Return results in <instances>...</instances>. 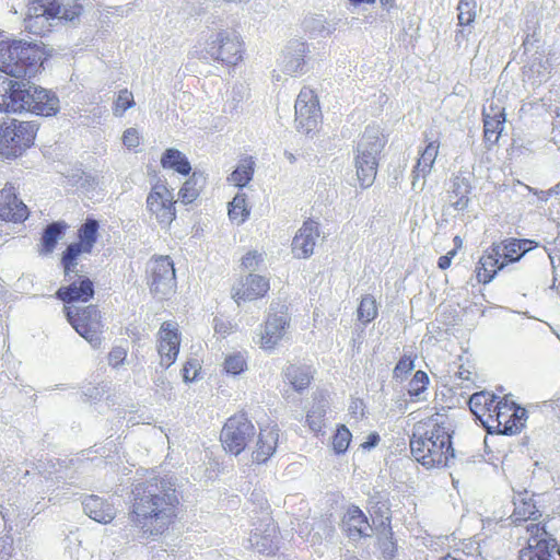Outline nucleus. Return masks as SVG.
<instances>
[{
  "label": "nucleus",
  "mask_w": 560,
  "mask_h": 560,
  "mask_svg": "<svg viewBox=\"0 0 560 560\" xmlns=\"http://www.w3.org/2000/svg\"><path fill=\"white\" fill-rule=\"evenodd\" d=\"M151 293L161 300L168 299L176 291L174 262L170 256L153 257L147 269Z\"/></svg>",
  "instance_id": "obj_13"
},
{
  "label": "nucleus",
  "mask_w": 560,
  "mask_h": 560,
  "mask_svg": "<svg viewBox=\"0 0 560 560\" xmlns=\"http://www.w3.org/2000/svg\"><path fill=\"white\" fill-rule=\"evenodd\" d=\"M413 366H415L413 358L410 355H402L394 369L395 377L396 378L405 377L407 374H409L413 370Z\"/></svg>",
  "instance_id": "obj_50"
},
{
  "label": "nucleus",
  "mask_w": 560,
  "mask_h": 560,
  "mask_svg": "<svg viewBox=\"0 0 560 560\" xmlns=\"http://www.w3.org/2000/svg\"><path fill=\"white\" fill-rule=\"evenodd\" d=\"M454 242V248L456 249V253L463 247V240L460 236L456 235L453 240Z\"/></svg>",
  "instance_id": "obj_58"
},
{
  "label": "nucleus",
  "mask_w": 560,
  "mask_h": 560,
  "mask_svg": "<svg viewBox=\"0 0 560 560\" xmlns=\"http://www.w3.org/2000/svg\"><path fill=\"white\" fill-rule=\"evenodd\" d=\"M536 505L530 501H522L515 505L512 517L515 523H522L530 520L536 514Z\"/></svg>",
  "instance_id": "obj_45"
},
{
  "label": "nucleus",
  "mask_w": 560,
  "mask_h": 560,
  "mask_svg": "<svg viewBox=\"0 0 560 560\" xmlns=\"http://www.w3.org/2000/svg\"><path fill=\"white\" fill-rule=\"evenodd\" d=\"M455 255L456 249H452L446 255L441 256L438 260L439 268L442 270H446L447 268H450L452 259L455 257Z\"/></svg>",
  "instance_id": "obj_56"
},
{
  "label": "nucleus",
  "mask_w": 560,
  "mask_h": 560,
  "mask_svg": "<svg viewBox=\"0 0 560 560\" xmlns=\"http://www.w3.org/2000/svg\"><path fill=\"white\" fill-rule=\"evenodd\" d=\"M38 124L31 120L5 118L0 121V156L7 160L21 158L35 144Z\"/></svg>",
  "instance_id": "obj_8"
},
{
  "label": "nucleus",
  "mask_w": 560,
  "mask_h": 560,
  "mask_svg": "<svg viewBox=\"0 0 560 560\" xmlns=\"http://www.w3.org/2000/svg\"><path fill=\"white\" fill-rule=\"evenodd\" d=\"M380 527L383 529V534L388 540L389 546H382V552L386 558H393L397 551V546L394 541V533L390 526V516L386 515L385 518L381 522Z\"/></svg>",
  "instance_id": "obj_44"
},
{
  "label": "nucleus",
  "mask_w": 560,
  "mask_h": 560,
  "mask_svg": "<svg viewBox=\"0 0 560 560\" xmlns=\"http://www.w3.org/2000/svg\"><path fill=\"white\" fill-rule=\"evenodd\" d=\"M458 10V23L459 25H469L476 18L475 4L467 1L460 0L457 7Z\"/></svg>",
  "instance_id": "obj_46"
},
{
  "label": "nucleus",
  "mask_w": 560,
  "mask_h": 560,
  "mask_svg": "<svg viewBox=\"0 0 560 560\" xmlns=\"http://www.w3.org/2000/svg\"><path fill=\"white\" fill-rule=\"evenodd\" d=\"M385 138L376 128H366L358 143L354 159L358 180L362 188L373 185L378 167L377 156L385 147Z\"/></svg>",
  "instance_id": "obj_9"
},
{
  "label": "nucleus",
  "mask_w": 560,
  "mask_h": 560,
  "mask_svg": "<svg viewBox=\"0 0 560 560\" xmlns=\"http://www.w3.org/2000/svg\"><path fill=\"white\" fill-rule=\"evenodd\" d=\"M175 206L174 192L165 182H158L151 186L145 208L150 218L155 220L162 229H168L176 219Z\"/></svg>",
  "instance_id": "obj_12"
},
{
  "label": "nucleus",
  "mask_w": 560,
  "mask_h": 560,
  "mask_svg": "<svg viewBox=\"0 0 560 560\" xmlns=\"http://www.w3.org/2000/svg\"><path fill=\"white\" fill-rule=\"evenodd\" d=\"M68 322L75 331L86 339L93 347L101 345L102 338V316L95 305L73 306L65 305L63 308Z\"/></svg>",
  "instance_id": "obj_11"
},
{
  "label": "nucleus",
  "mask_w": 560,
  "mask_h": 560,
  "mask_svg": "<svg viewBox=\"0 0 560 560\" xmlns=\"http://www.w3.org/2000/svg\"><path fill=\"white\" fill-rule=\"evenodd\" d=\"M270 290L269 279L255 273H249L237 287L233 289V299L237 304L250 302L267 295Z\"/></svg>",
  "instance_id": "obj_19"
},
{
  "label": "nucleus",
  "mask_w": 560,
  "mask_h": 560,
  "mask_svg": "<svg viewBox=\"0 0 560 560\" xmlns=\"http://www.w3.org/2000/svg\"><path fill=\"white\" fill-rule=\"evenodd\" d=\"M178 512L176 490L165 478L154 477L132 489L129 520L142 537L164 535L175 524Z\"/></svg>",
  "instance_id": "obj_1"
},
{
  "label": "nucleus",
  "mask_w": 560,
  "mask_h": 560,
  "mask_svg": "<svg viewBox=\"0 0 560 560\" xmlns=\"http://www.w3.org/2000/svg\"><path fill=\"white\" fill-rule=\"evenodd\" d=\"M30 215L26 205L19 199L12 184L0 190V219L10 222H24Z\"/></svg>",
  "instance_id": "obj_18"
},
{
  "label": "nucleus",
  "mask_w": 560,
  "mask_h": 560,
  "mask_svg": "<svg viewBox=\"0 0 560 560\" xmlns=\"http://www.w3.org/2000/svg\"><path fill=\"white\" fill-rule=\"evenodd\" d=\"M256 434V428L245 411L230 416L220 432L223 450L234 456L243 453Z\"/></svg>",
  "instance_id": "obj_10"
},
{
  "label": "nucleus",
  "mask_w": 560,
  "mask_h": 560,
  "mask_svg": "<svg viewBox=\"0 0 560 560\" xmlns=\"http://www.w3.org/2000/svg\"><path fill=\"white\" fill-rule=\"evenodd\" d=\"M0 110L54 117L60 110V101L51 90L5 79L0 89Z\"/></svg>",
  "instance_id": "obj_4"
},
{
  "label": "nucleus",
  "mask_w": 560,
  "mask_h": 560,
  "mask_svg": "<svg viewBox=\"0 0 560 560\" xmlns=\"http://www.w3.org/2000/svg\"><path fill=\"white\" fill-rule=\"evenodd\" d=\"M537 246L528 238L508 237L493 242L480 256L476 265V278L479 283L487 284L506 266L517 262L526 253Z\"/></svg>",
  "instance_id": "obj_5"
},
{
  "label": "nucleus",
  "mask_w": 560,
  "mask_h": 560,
  "mask_svg": "<svg viewBox=\"0 0 560 560\" xmlns=\"http://www.w3.org/2000/svg\"><path fill=\"white\" fill-rule=\"evenodd\" d=\"M247 368V362L245 357L237 352L229 354L223 363V370L225 373L231 375H240Z\"/></svg>",
  "instance_id": "obj_42"
},
{
  "label": "nucleus",
  "mask_w": 560,
  "mask_h": 560,
  "mask_svg": "<svg viewBox=\"0 0 560 560\" xmlns=\"http://www.w3.org/2000/svg\"><path fill=\"white\" fill-rule=\"evenodd\" d=\"M83 12L82 0H28L25 28L35 35L51 31L52 20L74 21Z\"/></svg>",
  "instance_id": "obj_6"
},
{
  "label": "nucleus",
  "mask_w": 560,
  "mask_h": 560,
  "mask_svg": "<svg viewBox=\"0 0 560 560\" xmlns=\"http://www.w3.org/2000/svg\"><path fill=\"white\" fill-rule=\"evenodd\" d=\"M68 229L67 223L62 221L52 222L46 226L40 238V254L48 255L54 252L58 240Z\"/></svg>",
  "instance_id": "obj_34"
},
{
  "label": "nucleus",
  "mask_w": 560,
  "mask_h": 560,
  "mask_svg": "<svg viewBox=\"0 0 560 560\" xmlns=\"http://www.w3.org/2000/svg\"><path fill=\"white\" fill-rule=\"evenodd\" d=\"M100 224L95 219H86L78 229V244L92 253L98 236Z\"/></svg>",
  "instance_id": "obj_36"
},
{
  "label": "nucleus",
  "mask_w": 560,
  "mask_h": 560,
  "mask_svg": "<svg viewBox=\"0 0 560 560\" xmlns=\"http://www.w3.org/2000/svg\"><path fill=\"white\" fill-rule=\"evenodd\" d=\"M529 538L527 545L520 550V558L525 559L528 555L538 552L539 549H544V546L548 547V550L552 547L559 548L557 540L547 533L546 528L541 524H529L527 527Z\"/></svg>",
  "instance_id": "obj_25"
},
{
  "label": "nucleus",
  "mask_w": 560,
  "mask_h": 560,
  "mask_svg": "<svg viewBox=\"0 0 560 560\" xmlns=\"http://www.w3.org/2000/svg\"><path fill=\"white\" fill-rule=\"evenodd\" d=\"M342 523L346 532L350 537H361L364 535L365 529L369 527V520L363 511L357 506L351 505L348 508Z\"/></svg>",
  "instance_id": "obj_32"
},
{
  "label": "nucleus",
  "mask_w": 560,
  "mask_h": 560,
  "mask_svg": "<svg viewBox=\"0 0 560 560\" xmlns=\"http://www.w3.org/2000/svg\"><path fill=\"white\" fill-rule=\"evenodd\" d=\"M313 401L314 406L306 412L305 423L314 435H324L326 429V410L328 407L325 393H315L313 395Z\"/></svg>",
  "instance_id": "obj_24"
},
{
  "label": "nucleus",
  "mask_w": 560,
  "mask_h": 560,
  "mask_svg": "<svg viewBox=\"0 0 560 560\" xmlns=\"http://www.w3.org/2000/svg\"><path fill=\"white\" fill-rule=\"evenodd\" d=\"M38 45L21 40L0 42V71L15 77H34L48 58Z\"/></svg>",
  "instance_id": "obj_7"
},
{
  "label": "nucleus",
  "mask_w": 560,
  "mask_h": 560,
  "mask_svg": "<svg viewBox=\"0 0 560 560\" xmlns=\"http://www.w3.org/2000/svg\"><path fill=\"white\" fill-rule=\"evenodd\" d=\"M425 147L419 152L412 170V184L419 178H425L432 171L440 150V135L424 133Z\"/></svg>",
  "instance_id": "obj_20"
},
{
  "label": "nucleus",
  "mask_w": 560,
  "mask_h": 560,
  "mask_svg": "<svg viewBox=\"0 0 560 560\" xmlns=\"http://www.w3.org/2000/svg\"><path fill=\"white\" fill-rule=\"evenodd\" d=\"M94 295V284L85 276L79 277L78 281L71 282L69 285L60 287L56 292V298L66 305L74 302H89Z\"/></svg>",
  "instance_id": "obj_21"
},
{
  "label": "nucleus",
  "mask_w": 560,
  "mask_h": 560,
  "mask_svg": "<svg viewBox=\"0 0 560 560\" xmlns=\"http://www.w3.org/2000/svg\"><path fill=\"white\" fill-rule=\"evenodd\" d=\"M229 218L236 224L244 223L250 214V209L247 205L246 194H237L233 200L229 203Z\"/></svg>",
  "instance_id": "obj_38"
},
{
  "label": "nucleus",
  "mask_w": 560,
  "mask_h": 560,
  "mask_svg": "<svg viewBox=\"0 0 560 560\" xmlns=\"http://www.w3.org/2000/svg\"><path fill=\"white\" fill-rule=\"evenodd\" d=\"M83 509L90 518L102 524L110 523L116 515L113 504L97 495H89L85 498Z\"/></svg>",
  "instance_id": "obj_27"
},
{
  "label": "nucleus",
  "mask_w": 560,
  "mask_h": 560,
  "mask_svg": "<svg viewBox=\"0 0 560 560\" xmlns=\"http://www.w3.org/2000/svg\"><path fill=\"white\" fill-rule=\"evenodd\" d=\"M378 442H380L378 433L373 432V433L369 434L366 441L361 444V447L363 450H370L371 447H374L375 445H377Z\"/></svg>",
  "instance_id": "obj_57"
},
{
  "label": "nucleus",
  "mask_w": 560,
  "mask_h": 560,
  "mask_svg": "<svg viewBox=\"0 0 560 560\" xmlns=\"http://www.w3.org/2000/svg\"><path fill=\"white\" fill-rule=\"evenodd\" d=\"M409 446L413 458L428 469L444 468L455 457L448 428L434 418L421 421L415 427Z\"/></svg>",
  "instance_id": "obj_2"
},
{
  "label": "nucleus",
  "mask_w": 560,
  "mask_h": 560,
  "mask_svg": "<svg viewBox=\"0 0 560 560\" xmlns=\"http://www.w3.org/2000/svg\"><path fill=\"white\" fill-rule=\"evenodd\" d=\"M279 535V527L275 522H270L264 532H255L250 541L259 553L273 556L278 551Z\"/></svg>",
  "instance_id": "obj_26"
},
{
  "label": "nucleus",
  "mask_w": 560,
  "mask_h": 560,
  "mask_svg": "<svg viewBox=\"0 0 560 560\" xmlns=\"http://www.w3.org/2000/svg\"><path fill=\"white\" fill-rule=\"evenodd\" d=\"M289 326V320L285 316L268 317L265 324V330L260 338V346L264 349H273L275 346L283 337L285 329Z\"/></svg>",
  "instance_id": "obj_28"
},
{
  "label": "nucleus",
  "mask_w": 560,
  "mask_h": 560,
  "mask_svg": "<svg viewBox=\"0 0 560 560\" xmlns=\"http://www.w3.org/2000/svg\"><path fill=\"white\" fill-rule=\"evenodd\" d=\"M352 434L345 424L337 425L336 432L331 438V447L336 454H343L349 448Z\"/></svg>",
  "instance_id": "obj_40"
},
{
  "label": "nucleus",
  "mask_w": 560,
  "mask_h": 560,
  "mask_svg": "<svg viewBox=\"0 0 560 560\" xmlns=\"http://www.w3.org/2000/svg\"><path fill=\"white\" fill-rule=\"evenodd\" d=\"M470 182L462 176L454 177L448 191L450 205L455 211H465L469 206Z\"/></svg>",
  "instance_id": "obj_30"
},
{
  "label": "nucleus",
  "mask_w": 560,
  "mask_h": 560,
  "mask_svg": "<svg viewBox=\"0 0 560 560\" xmlns=\"http://www.w3.org/2000/svg\"><path fill=\"white\" fill-rule=\"evenodd\" d=\"M383 5H394V0H380Z\"/></svg>",
  "instance_id": "obj_60"
},
{
  "label": "nucleus",
  "mask_w": 560,
  "mask_h": 560,
  "mask_svg": "<svg viewBox=\"0 0 560 560\" xmlns=\"http://www.w3.org/2000/svg\"><path fill=\"white\" fill-rule=\"evenodd\" d=\"M261 261V255L257 252H248L242 259V266L245 269H253Z\"/></svg>",
  "instance_id": "obj_55"
},
{
  "label": "nucleus",
  "mask_w": 560,
  "mask_h": 560,
  "mask_svg": "<svg viewBox=\"0 0 560 560\" xmlns=\"http://www.w3.org/2000/svg\"><path fill=\"white\" fill-rule=\"evenodd\" d=\"M544 549L538 548V552L530 553L526 558L528 560H560V549L552 547L548 550L547 546L542 547Z\"/></svg>",
  "instance_id": "obj_52"
},
{
  "label": "nucleus",
  "mask_w": 560,
  "mask_h": 560,
  "mask_svg": "<svg viewBox=\"0 0 560 560\" xmlns=\"http://www.w3.org/2000/svg\"><path fill=\"white\" fill-rule=\"evenodd\" d=\"M430 383L429 376L424 371H417L409 382L408 394L411 398H418L424 393Z\"/></svg>",
  "instance_id": "obj_43"
},
{
  "label": "nucleus",
  "mask_w": 560,
  "mask_h": 560,
  "mask_svg": "<svg viewBox=\"0 0 560 560\" xmlns=\"http://www.w3.org/2000/svg\"><path fill=\"white\" fill-rule=\"evenodd\" d=\"M127 350L122 347H114L108 353V363L113 368H117L125 362Z\"/></svg>",
  "instance_id": "obj_53"
},
{
  "label": "nucleus",
  "mask_w": 560,
  "mask_h": 560,
  "mask_svg": "<svg viewBox=\"0 0 560 560\" xmlns=\"http://www.w3.org/2000/svg\"><path fill=\"white\" fill-rule=\"evenodd\" d=\"M136 105L135 97L128 89L119 90L113 102V114L116 117H121L127 109Z\"/></svg>",
  "instance_id": "obj_41"
},
{
  "label": "nucleus",
  "mask_w": 560,
  "mask_h": 560,
  "mask_svg": "<svg viewBox=\"0 0 560 560\" xmlns=\"http://www.w3.org/2000/svg\"><path fill=\"white\" fill-rule=\"evenodd\" d=\"M279 442L277 424L266 423L259 425L255 445L252 450V460L258 465L267 463L275 454Z\"/></svg>",
  "instance_id": "obj_17"
},
{
  "label": "nucleus",
  "mask_w": 560,
  "mask_h": 560,
  "mask_svg": "<svg viewBox=\"0 0 560 560\" xmlns=\"http://www.w3.org/2000/svg\"><path fill=\"white\" fill-rule=\"evenodd\" d=\"M180 347V334L176 323H162L156 338V349L160 355V363L170 368L177 359Z\"/></svg>",
  "instance_id": "obj_15"
},
{
  "label": "nucleus",
  "mask_w": 560,
  "mask_h": 560,
  "mask_svg": "<svg viewBox=\"0 0 560 560\" xmlns=\"http://www.w3.org/2000/svg\"><path fill=\"white\" fill-rule=\"evenodd\" d=\"M82 254L91 253L75 242L66 247L61 255V265L65 277H70V273L75 271L78 260Z\"/></svg>",
  "instance_id": "obj_37"
},
{
  "label": "nucleus",
  "mask_w": 560,
  "mask_h": 560,
  "mask_svg": "<svg viewBox=\"0 0 560 560\" xmlns=\"http://www.w3.org/2000/svg\"><path fill=\"white\" fill-rule=\"evenodd\" d=\"M352 4L359 5L361 3L373 4L375 0H349Z\"/></svg>",
  "instance_id": "obj_59"
},
{
  "label": "nucleus",
  "mask_w": 560,
  "mask_h": 560,
  "mask_svg": "<svg viewBox=\"0 0 560 560\" xmlns=\"http://www.w3.org/2000/svg\"><path fill=\"white\" fill-rule=\"evenodd\" d=\"M178 195L184 203L192 202L199 195V189L196 187V182L192 178L187 179L179 189Z\"/></svg>",
  "instance_id": "obj_48"
},
{
  "label": "nucleus",
  "mask_w": 560,
  "mask_h": 560,
  "mask_svg": "<svg viewBox=\"0 0 560 560\" xmlns=\"http://www.w3.org/2000/svg\"><path fill=\"white\" fill-rule=\"evenodd\" d=\"M378 315V303L372 294H364L357 308L358 320L366 325L372 323Z\"/></svg>",
  "instance_id": "obj_39"
},
{
  "label": "nucleus",
  "mask_w": 560,
  "mask_h": 560,
  "mask_svg": "<svg viewBox=\"0 0 560 560\" xmlns=\"http://www.w3.org/2000/svg\"><path fill=\"white\" fill-rule=\"evenodd\" d=\"M214 331L215 334L220 335L221 337L225 338L226 336L231 335L234 330V326L231 322L225 320L223 318H214Z\"/></svg>",
  "instance_id": "obj_54"
},
{
  "label": "nucleus",
  "mask_w": 560,
  "mask_h": 560,
  "mask_svg": "<svg viewBox=\"0 0 560 560\" xmlns=\"http://www.w3.org/2000/svg\"><path fill=\"white\" fill-rule=\"evenodd\" d=\"M122 143L128 150H136L141 144L140 132L136 128H128L124 131Z\"/></svg>",
  "instance_id": "obj_51"
},
{
  "label": "nucleus",
  "mask_w": 560,
  "mask_h": 560,
  "mask_svg": "<svg viewBox=\"0 0 560 560\" xmlns=\"http://www.w3.org/2000/svg\"><path fill=\"white\" fill-rule=\"evenodd\" d=\"M294 107L295 124L300 131L310 133L318 129L322 122V110L314 90L304 86L298 95Z\"/></svg>",
  "instance_id": "obj_14"
},
{
  "label": "nucleus",
  "mask_w": 560,
  "mask_h": 560,
  "mask_svg": "<svg viewBox=\"0 0 560 560\" xmlns=\"http://www.w3.org/2000/svg\"><path fill=\"white\" fill-rule=\"evenodd\" d=\"M318 226L313 220H306L292 242V250L298 258H307L313 254L318 237Z\"/></svg>",
  "instance_id": "obj_23"
},
{
  "label": "nucleus",
  "mask_w": 560,
  "mask_h": 560,
  "mask_svg": "<svg viewBox=\"0 0 560 560\" xmlns=\"http://www.w3.org/2000/svg\"><path fill=\"white\" fill-rule=\"evenodd\" d=\"M201 372V365L196 359L188 360L182 370L183 378L185 382H194L196 381Z\"/></svg>",
  "instance_id": "obj_49"
},
{
  "label": "nucleus",
  "mask_w": 560,
  "mask_h": 560,
  "mask_svg": "<svg viewBox=\"0 0 560 560\" xmlns=\"http://www.w3.org/2000/svg\"><path fill=\"white\" fill-rule=\"evenodd\" d=\"M288 384L298 393L307 389L314 378L310 366L290 364L284 371Z\"/></svg>",
  "instance_id": "obj_31"
},
{
  "label": "nucleus",
  "mask_w": 560,
  "mask_h": 560,
  "mask_svg": "<svg viewBox=\"0 0 560 560\" xmlns=\"http://www.w3.org/2000/svg\"><path fill=\"white\" fill-rule=\"evenodd\" d=\"M289 326V320L285 316L268 317L265 324V330L260 338V346L264 349H273L275 346L283 337L285 329Z\"/></svg>",
  "instance_id": "obj_29"
},
{
  "label": "nucleus",
  "mask_w": 560,
  "mask_h": 560,
  "mask_svg": "<svg viewBox=\"0 0 560 560\" xmlns=\"http://www.w3.org/2000/svg\"><path fill=\"white\" fill-rule=\"evenodd\" d=\"M214 44L218 60L226 65H236L242 59V42L235 33L220 32Z\"/></svg>",
  "instance_id": "obj_22"
},
{
  "label": "nucleus",
  "mask_w": 560,
  "mask_h": 560,
  "mask_svg": "<svg viewBox=\"0 0 560 560\" xmlns=\"http://www.w3.org/2000/svg\"><path fill=\"white\" fill-rule=\"evenodd\" d=\"M255 162L252 156L241 159L238 166L231 173L228 180L236 187H245L253 178Z\"/></svg>",
  "instance_id": "obj_35"
},
{
  "label": "nucleus",
  "mask_w": 560,
  "mask_h": 560,
  "mask_svg": "<svg viewBox=\"0 0 560 560\" xmlns=\"http://www.w3.org/2000/svg\"><path fill=\"white\" fill-rule=\"evenodd\" d=\"M163 168L174 170L176 173L187 176L191 171V165L187 158L177 149L170 148L161 156Z\"/></svg>",
  "instance_id": "obj_33"
},
{
  "label": "nucleus",
  "mask_w": 560,
  "mask_h": 560,
  "mask_svg": "<svg viewBox=\"0 0 560 560\" xmlns=\"http://www.w3.org/2000/svg\"><path fill=\"white\" fill-rule=\"evenodd\" d=\"M505 121L504 107L493 101L482 110L483 141L488 149L499 143Z\"/></svg>",
  "instance_id": "obj_16"
},
{
  "label": "nucleus",
  "mask_w": 560,
  "mask_h": 560,
  "mask_svg": "<svg viewBox=\"0 0 560 560\" xmlns=\"http://www.w3.org/2000/svg\"><path fill=\"white\" fill-rule=\"evenodd\" d=\"M468 405L488 433L515 434L524 425L525 409L492 393H475L470 396Z\"/></svg>",
  "instance_id": "obj_3"
},
{
  "label": "nucleus",
  "mask_w": 560,
  "mask_h": 560,
  "mask_svg": "<svg viewBox=\"0 0 560 560\" xmlns=\"http://www.w3.org/2000/svg\"><path fill=\"white\" fill-rule=\"evenodd\" d=\"M456 377L463 381L462 385L470 387L475 385L476 371L472 364L469 362L462 363L456 372Z\"/></svg>",
  "instance_id": "obj_47"
}]
</instances>
